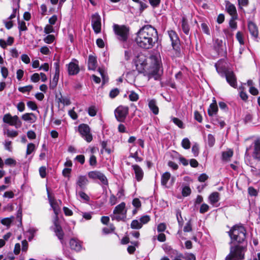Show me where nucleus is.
Listing matches in <instances>:
<instances>
[{
	"instance_id": "obj_12",
	"label": "nucleus",
	"mask_w": 260,
	"mask_h": 260,
	"mask_svg": "<svg viewBox=\"0 0 260 260\" xmlns=\"http://www.w3.org/2000/svg\"><path fill=\"white\" fill-rule=\"evenodd\" d=\"M168 34L172 42V47L174 50H178L179 49L180 40L176 32L173 30H169Z\"/></svg>"
},
{
	"instance_id": "obj_7",
	"label": "nucleus",
	"mask_w": 260,
	"mask_h": 260,
	"mask_svg": "<svg viewBox=\"0 0 260 260\" xmlns=\"http://www.w3.org/2000/svg\"><path fill=\"white\" fill-rule=\"evenodd\" d=\"M3 121L10 125L14 126L16 128H20L22 122L17 115L12 116L10 114H6L3 117Z\"/></svg>"
},
{
	"instance_id": "obj_34",
	"label": "nucleus",
	"mask_w": 260,
	"mask_h": 260,
	"mask_svg": "<svg viewBox=\"0 0 260 260\" xmlns=\"http://www.w3.org/2000/svg\"><path fill=\"white\" fill-rule=\"evenodd\" d=\"M131 227L133 229H140L142 227V223L138 220H133L131 224Z\"/></svg>"
},
{
	"instance_id": "obj_48",
	"label": "nucleus",
	"mask_w": 260,
	"mask_h": 260,
	"mask_svg": "<svg viewBox=\"0 0 260 260\" xmlns=\"http://www.w3.org/2000/svg\"><path fill=\"white\" fill-rule=\"evenodd\" d=\"M5 164L8 166H15L16 164V161L12 158H8L5 160Z\"/></svg>"
},
{
	"instance_id": "obj_24",
	"label": "nucleus",
	"mask_w": 260,
	"mask_h": 260,
	"mask_svg": "<svg viewBox=\"0 0 260 260\" xmlns=\"http://www.w3.org/2000/svg\"><path fill=\"white\" fill-rule=\"evenodd\" d=\"M97 67L96 58L93 55H89L88 61V68L89 70H94Z\"/></svg>"
},
{
	"instance_id": "obj_21",
	"label": "nucleus",
	"mask_w": 260,
	"mask_h": 260,
	"mask_svg": "<svg viewBox=\"0 0 260 260\" xmlns=\"http://www.w3.org/2000/svg\"><path fill=\"white\" fill-rule=\"evenodd\" d=\"M70 245L72 249L76 251H79L82 249V245L80 241L75 238H72L70 241Z\"/></svg>"
},
{
	"instance_id": "obj_17",
	"label": "nucleus",
	"mask_w": 260,
	"mask_h": 260,
	"mask_svg": "<svg viewBox=\"0 0 260 260\" xmlns=\"http://www.w3.org/2000/svg\"><path fill=\"white\" fill-rule=\"evenodd\" d=\"M88 180L86 176H80L78 178L77 180L76 194H77V190L79 189H84L88 183Z\"/></svg>"
},
{
	"instance_id": "obj_50",
	"label": "nucleus",
	"mask_w": 260,
	"mask_h": 260,
	"mask_svg": "<svg viewBox=\"0 0 260 260\" xmlns=\"http://www.w3.org/2000/svg\"><path fill=\"white\" fill-rule=\"evenodd\" d=\"M77 193L78 194L79 197L84 201H88L89 200V197L84 192L79 191Z\"/></svg>"
},
{
	"instance_id": "obj_32",
	"label": "nucleus",
	"mask_w": 260,
	"mask_h": 260,
	"mask_svg": "<svg viewBox=\"0 0 260 260\" xmlns=\"http://www.w3.org/2000/svg\"><path fill=\"white\" fill-rule=\"evenodd\" d=\"M182 28L183 32L186 35H188L189 32V28L187 20L184 18H183L182 20Z\"/></svg>"
},
{
	"instance_id": "obj_57",
	"label": "nucleus",
	"mask_w": 260,
	"mask_h": 260,
	"mask_svg": "<svg viewBox=\"0 0 260 260\" xmlns=\"http://www.w3.org/2000/svg\"><path fill=\"white\" fill-rule=\"evenodd\" d=\"M209 209V206L206 204H203L200 209L201 213H204L208 211Z\"/></svg>"
},
{
	"instance_id": "obj_3",
	"label": "nucleus",
	"mask_w": 260,
	"mask_h": 260,
	"mask_svg": "<svg viewBox=\"0 0 260 260\" xmlns=\"http://www.w3.org/2000/svg\"><path fill=\"white\" fill-rule=\"evenodd\" d=\"M231 239L232 243H242L246 239V231L242 225H234L228 232Z\"/></svg>"
},
{
	"instance_id": "obj_38",
	"label": "nucleus",
	"mask_w": 260,
	"mask_h": 260,
	"mask_svg": "<svg viewBox=\"0 0 260 260\" xmlns=\"http://www.w3.org/2000/svg\"><path fill=\"white\" fill-rule=\"evenodd\" d=\"M14 217L13 216H12L10 218H5L2 219L1 223L5 225L6 226H9L11 222H12L13 220L14 219Z\"/></svg>"
},
{
	"instance_id": "obj_19",
	"label": "nucleus",
	"mask_w": 260,
	"mask_h": 260,
	"mask_svg": "<svg viewBox=\"0 0 260 260\" xmlns=\"http://www.w3.org/2000/svg\"><path fill=\"white\" fill-rule=\"evenodd\" d=\"M55 228H54V232L55 233L56 236L60 240L61 243L63 242V238L64 236L61 227L58 224V220H55L54 221Z\"/></svg>"
},
{
	"instance_id": "obj_26",
	"label": "nucleus",
	"mask_w": 260,
	"mask_h": 260,
	"mask_svg": "<svg viewBox=\"0 0 260 260\" xmlns=\"http://www.w3.org/2000/svg\"><path fill=\"white\" fill-rule=\"evenodd\" d=\"M12 1L14 3V5L15 4V6H14L13 9V13L8 18V19L11 20L12 19L15 18L17 16V14L18 15V9L19 7V0H12Z\"/></svg>"
},
{
	"instance_id": "obj_53",
	"label": "nucleus",
	"mask_w": 260,
	"mask_h": 260,
	"mask_svg": "<svg viewBox=\"0 0 260 260\" xmlns=\"http://www.w3.org/2000/svg\"><path fill=\"white\" fill-rule=\"evenodd\" d=\"M150 217L148 215H144L142 216L140 219V223L143 224H146L150 221Z\"/></svg>"
},
{
	"instance_id": "obj_1",
	"label": "nucleus",
	"mask_w": 260,
	"mask_h": 260,
	"mask_svg": "<svg viewBox=\"0 0 260 260\" xmlns=\"http://www.w3.org/2000/svg\"><path fill=\"white\" fill-rule=\"evenodd\" d=\"M157 40L156 29L150 25H146L137 33L135 42L139 47L149 49L154 46Z\"/></svg>"
},
{
	"instance_id": "obj_22",
	"label": "nucleus",
	"mask_w": 260,
	"mask_h": 260,
	"mask_svg": "<svg viewBox=\"0 0 260 260\" xmlns=\"http://www.w3.org/2000/svg\"><path fill=\"white\" fill-rule=\"evenodd\" d=\"M55 74L52 79V80L50 84V87L53 88L56 86L57 83L58 82V78H59V64L58 63H55Z\"/></svg>"
},
{
	"instance_id": "obj_10",
	"label": "nucleus",
	"mask_w": 260,
	"mask_h": 260,
	"mask_svg": "<svg viewBox=\"0 0 260 260\" xmlns=\"http://www.w3.org/2000/svg\"><path fill=\"white\" fill-rule=\"evenodd\" d=\"M78 131L82 137L87 142H90L92 140V136L90 132V128L85 124H80L78 127Z\"/></svg>"
},
{
	"instance_id": "obj_25",
	"label": "nucleus",
	"mask_w": 260,
	"mask_h": 260,
	"mask_svg": "<svg viewBox=\"0 0 260 260\" xmlns=\"http://www.w3.org/2000/svg\"><path fill=\"white\" fill-rule=\"evenodd\" d=\"M248 29L251 35L255 38L258 36V29L256 25L252 22L248 23Z\"/></svg>"
},
{
	"instance_id": "obj_27",
	"label": "nucleus",
	"mask_w": 260,
	"mask_h": 260,
	"mask_svg": "<svg viewBox=\"0 0 260 260\" xmlns=\"http://www.w3.org/2000/svg\"><path fill=\"white\" fill-rule=\"evenodd\" d=\"M219 193L218 192H212L209 196V202L211 204L214 205L219 201Z\"/></svg>"
},
{
	"instance_id": "obj_61",
	"label": "nucleus",
	"mask_w": 260,
	"mask_h": 260,
	"mask_svg": "<svg viewBox=\"0 0 260 260\" xmlns=\"http://www.w3.org/2000/svg\"><path fill=\"white\" fill-rule=\"evenodd\" d=\"M40 79V75L38 73H35L31 76V80L33 82H38Z\"/></svg>"
},
{
	"instance_id": "obj_15",
	"label": "nucleus",
	"mask_w": 260,
	"mask_h": 260,
	"mask_svg": "<svg viewBox=\"0 0 260 260\" xmlns=\"http://www.w3.org/2000/svg\"><path fill=\"white\" fill-rule=\"evenodd\" d=\"M49 202L55 214V220H58V218L57 215L60 212V206L62 202L60 200L57 201L51 199H49Z\"/></svg>"
},
{
	"instance_id": "obj_40",
	"label": "nucleus",
	"mask_w": 260,
	"mask_h": 260,
	"mask_svg": "<svg viewBox=\"0 0 260 260\" xmlns=\"http://www.w3.org/2000/svg\"><path fill=\"white\" fill-rule=\"evenodd\" d=\"M55 39V37L53 35H48L44 38V41L47 44L52 43Z\"/></svg>"
},
{
	"instance_id": "obj_5",
	"label": "nucleus",
	"mask_w": 260,
	"mask_h": 260,
	"mask_svg": "<svg viewBox=\"0 0 260 260\" xmlns=\"http://www.w3.org/2000/svg\"><path fill=\"white\" fill-rule=\"evenodd\" d=\"M244 250V248L240 245L231 247L230 253L226 257L225 260H239L243 259Z\"/></svg>"
},
{
	"instance_id": "obj_9",
	"label": "nucleus",
	"mask_w": 260,
	"mask_h": 260,
	"mask_svg": "<svg viewBox=\"0 0 260 260\" xmlns=\"http://www.w3.org/2000/svg\"><path fill=\"white\" fill-rule=\"evenodd\" d=\"M88 177L93 180H99L101 182L105 185H108V181L106 176L99 171H90L88 173Z\"/></svg>"
},
{
	"instance_id": "obj_47",
	"label": "nucleus",
	"mask_w": 260,
	"mask_h": 260,
	"mask_svg": "<svg viewBox=\"0 0 260 260\" xmlns=\"http://www.w3.org/2000/svg\"><path fill=\"white\" fill-rule=\"evenodd\" d=\"M129 99L131 101H137L139 99V95L135 92L132 91L129 95Z\"/></svg>"
},
{
	"instance_id": "obj_33",
	"label": "nucleus",
	"mask_w": 260,
	"mask_h": 260,
	"mask_svg": "<svg viewBox=\"0 0 260 260\" xmlns=\"http://www.w3.org/2000/svg\"><path fill=\"white\" fill-rule=\"evenodd\" d=\"M149 107L150 109L152 111L154 114H157L158 113V108L156 106L155 102L153 100H151L149 103Z\"/></svg>"
},
{
	"instance_id": "obj_4",
	"label": "nucleus",
	"mask_w": 260,
	"mask_h": 260,
	"mask_svg": "<svg viewBox=\"0 0 260 260\" xmlns=\"http://www.w3.org/2000/svg\"><path fill=\"white\" fill-rule=\"evenodd\" d=\"M126 212L125 203H121L113 210V215L111 216L112 219L118 221L124 220L126 217Z\"/></svg>"
},
{
	"instance_id": "obj_28",
	"label": "nucleus",
	"mask_w": 260,
	"mask_h": 260,
	"mask_svg": "<svg viewBox=\"0 0 260 260\" xmlns=\"http://www.w3.org/2000/svg\"><path fill=\"white\" fill-rule=\"evenodd\" d=\"M218 111V107L216 102H213L210 104L208 110V113L210 116L216 115Z\"/></svg>"
},
{
	"instance_id": "obj_31",
	"label": "nucleus",
	"mask_w": 260,
	"mask_h": 260,
	"mask_svg": "<svg viewBox=\"0 0 260 260\" xmlns=\"http://www.w3.org/2000/svg\"><path fill=\"white\" fill-rule=\"evenodd\" d=\"M138 64H140L142 67H145L147 64V59L144 55H140L138 57Z\"/></svg>"
},
{
	"instance_id": "obj_39",
	"label": "nucleus",
	"mask_w": 260,
	"mask_h": 260,
	"mask_svg": "<svg viewBox=\"0 0 260 260\" xmlns=\"http://www.w3.org/2000/svg\"><path fill=\"white\" fill-rule=\"evenodd\" d=\"M223 45V42L221 40L216 39L214 41V47L216 50H217L218 51H219L220 49H221V47H222Z\"/></svg>"
},
{
	"instance_id": "obj_42",
	"label": "nucleus",
	"mask_w": 260,
	"mask_h": 260,
	"mask_svg": "<svg viewBox=\"0 0 260 260\" xmlns=\"http://www.w3.org/2000/svg\"><path fill=\"white\" fill-rule=\"evenodd\" d=\"M215 140L212 134L208 135V144L210 147H212L215 144Z\"/></svg>"
},
{
	"instance_id": "obj_8",
	"label": "nucleus",
	"mask_w": 260,
	"mask_h": 260,
	"mask_svg": "<svg viewBox=\"0 0 260 260\" xmlns=\"http://www.w3.org/2000/svg\"><path fill=\"white\" fill-rule=\"evenodd\" d=\"M128 108L127 107L120 106L115 110V116L116 119L119 122H124L128 113Z\"/></svg>"
},
{
	"instance_id": "obj_60",
	"label": "nucleus",
	"mask_w": 260,
	"mask_h": 260,
	"mask_svg": "<svg viewBox=\"0 0 260 260\" xmlns=\"http://www.w3.org/2000/svg\"><path fill=\"white\" fill-rule=\"evenodd\" d=\"M46 168L45 167H41L39 169V173L40 176L44 178L46 177Z\"/></svg>"
},
{
	"instance_id": "obj_55",
	"label": "nucleus",
	"mask_w": 260,
	"mask_h": 260,
	"mask_svg": "<svg viewBox=\"0 0 260 260\" xmlns=\"http://www.w3.org/2000/svg\"><path fill=\"white\" fill-rule=\"evenodd\" d=\"M184 232H189L192 231V227L190 220H189L185 224L183 228Z\"/></svg>"
},
{
	"instance_id": "obj_14",
	"label": "nucleus",
	"mask_w": 260,
	"mask_h": 260,
	"mask_svg": "<svg viewBox=\"0 0 260 260\" xmlns=\"http://www.w3.org/2000/svg\"><path fill=\"white\" fill-rule=\"evenodd\" d=\"M225 76L226 81L233 87H237V79L235 75L232 71H227L225 72Z\"/></svg>"
},
{
	"instance_id": "obj_37",
	"label": "nucleus",
	"mask_w": 260,
	"mask_h": 260,
	"mask_svg": "<svg viewBox=\"0 0 260 260\" xmlns=\"http://www.w3.org/2000/svg\"><path fill=\"white\" fill-rule=\"evenodd\" d=\"M18 19H19L18 16ZM18 28L20 31L26 30L27 29V28L26 26L25 22L23 21H20L19 20H18Z\"/></svg>"
},
{
	"instance_id": "obj_51",
	"label": "nucleus",
	"mask_w": 260,
	"mask_h": 260,
	"mask_svg": "<svg viewBox=\"0 0 260 260\" xmlns=\"http://www.w3.org/2000/svg\"><path fill=\"white\" fill-rule=\"evenodd\" d=\"M192 152L193 153L194 156H197L199 154V145L197 143H195L192 147L191 149Z\"/></svg>"
},
{
	"instance_id": "obj_56",
	"label": "nucleus",
	"mask_w": 260,
	"mask_h": 260,
	"mask_svg": "<svg viewBox=\"0 0 260 260\" xmlns=\"http://www.w3.org/2000/svg\"><path fill=\"white\" fill-rule=\"evenodd\" d=\"M236 38L241 45H243L244 44V42L243 39V35L240 31L237 32L236 34Z\"/></svg>"
},
{
	"instance_id": "obj_29",
	"label": "nucleus",
	"mask_w": 260,
	"mask_h": 260,
	"mask_svg": "<svg viewBox=\"0 0 260 260\" xmlns=\"http://www.w3.org/2000/svg\"><path fill=\"white\" fill-rule=\"evenodd\" d=\"M171 178V174L169 172H166L164 173L161 177V184L163 186H166L169 180Z\"/></svg>"
},
{
	"instance_id": "obj_46",
	"label": "nucleus",
	"mask_w": 260,
	"mask_h": 260,
	"mask_svg": "<svg viewBox=\"0 0 260 260\" xmlns=\"http://www.w3.org/2000/svg\"><path fill=\"white\" fill-rule=\"evenodd\" d=\"M191 193V189L189 187L186 186L182 189V194L184 197H187L189 196Z\"/></svg>"
},
{
	"instance_id": "obj_54",
	"label": "nucleus",
	"mask_w": 260,
	"mask_h": 260,
	"mask_svg": "<svg viewBox=\"0 0 260 260\" xmlns=\"http://www.w3.org/2000/svg\"><path fill=\"white\" fill-rule=\"evenodd\" d=\"M201 28L202 30L204 33L207 35H210V30L207 25V24L205 23H203L201 24Z\"/></svg>"
},
{
	"instance_id": "obj_59",
	"label": "nucleus",
	"mask_w": 260,
	"mask_h": 260,
	"mask_svg": "<svg viewBox=\"0 0 260 260\" xmlns=\"http://www.w3.org/2000/svg\"><path fill=\"white\" fill-rule=\"evenodd\" d=\"M96 164L97 161L96 157L93 155H91L89 158V165L91 166H95Z\"/></svg>"
},
{
	"instance_id": "obj_30",
	"label": "nucleus",
	"mask_w": 260,
	"mask_h": 260,
	"mask_svg": "<svg viewBox=\"0 0 260 260\" xmlns=\"http://www.w3.org/2000/svg\"><path fill=\"white\" fill-rule=\"evenodd\" d=\"M233 155V151L231 149H229L223 151L222 153V159L225 161H228L230 159Z\"/></svg>"
},
{
	"instance_id": "obj_41",
	"label": "nucleus",
	"mask_w": 260,
	"mask_h": 260,
	"mask_svg": "<svg viewBox=\"0 0 260 260\" xmlns=\"http://www.w3.org/2000/svg\"><path fill=\"white\" fill-rule=\"evenodd\" d=\"M173 122L177 125L179 128H184V125L183 122L181 120H180L179 119L173 117L172 118Z\"/></svg>"
},
{
	"instance_id": "obj_23",
	"label": "nucleus",
	"mask_w": 260,
	"mask_h": 260,
	"mask_svg": "<svg viewBox=\"0 0 260 260\" xmlns=\"http://www.w3.org/2000/svg\"><path fill=\"white\" fill-rule=\"evenodd\" d=\"M22 119L25 121H28L30 123H34L36 121L37 118L32 113H26L22 115Z\"/></svg>"
},
{
	"instance_id": "obj_62",
	"label": "nucleus",
	"mask_w": 260,
	"mask_h": 260,
	"mask_svg": "<svg viewBox=\"0 0 260 260\" xmlns=\"http://www.w3.org/2000/svg\"><path fill=\"white\" fill-rule=\"evenodd\" d=\"M52 32H54L53 27L51 25H47L44 28V32L46 34H49Z\"/></svg>"
},
{
	"instance_id": "obj_2",
	"label": "nucleus",
	"mask_w": 260,
	"mask_h": 260,
	"mask_svg": "<svg viewBox=\"0 0 260 260\" xmlns=\"http://www.w3.org/2000/svg\"><path fill=\"white\" fill-rule=\"evenodd\" d=\"M151 63L150 67L148 77L149 79L153 78L155 80H158L162 73L161 69V64L160 57L158 55H152L149 58Z\"/></svg>"
},
{
	"instance_id": "obj_45",
	"label": "nucleus",
	"mask_w": 260,
	"mask_h": 260,
	"mask_svg": "<svg viewBox=\"0 0 260 260\" xmlns=\"http://www.w3.org/2000/svg\"><path fill=\"white\" fill-rule=\"evenodd\" d=\"M97 109L94 106L89 107L88 110V114L90 116H94L96 114Z\"/></svg>"
},
{
	"instance_id": "obj_35",
	"label": "nucleus",
	"mask_w": 260,
	"mask_h": 260,
	"mask_svg": "<svg viewBox=\"0 0 260 260\" xmlns=\"http://www.w3.org/2000/svg\"><path fill=\"white\" fill-rule=\"evenodd\" d=\"M181 146L185 149H188L190 147V142L187 138H184L181 142Z\"/></svg>"
},
{
	"instance_id": "obj_44",
	"label": "nucleus",
	"mask_w": 260,
	"mask_h": 260,
	"mask_svg": "<svg viewBox=\"0 0 260 260\" xmlns=\"http://www.w3.org/2000/svg\"><path fill=\"white\" fill-rule=\"evenodd\" d=\"M237 19H235L233 18V17H231L230 21H229V25L231 28L235 30L237 27V22L235 21Z\"/></svg>"
},
{
	"instance_id": "obj_58",
	"label": "nucleus",
	"mask_w": 260,
	"mask_h": 260,
	"mask_svg": "<svg viewBox=\"0 0 260 260\" xmlns=\"http://www.w3.org/2000/svg\"><path fill=\"white\" fill-rule=\"evenodd\" d=\"M27 107L32 110H36L37 109V106L34 102L28 101L27 103Z\"/></svg>"
},
{
	"instance_id": "obj_43",
	"label": "nucleus",
	"mask_w": 260,
	"mask_h": 260,
	"mask_svg": "<svg viewBox=\"0 0 260 260\" xmlns=\"http://www.w3.org/2000/svg\"><path fill=\"white\" fill-rule=\"evenodd\" d=\"M35 149V145L33 143H29L27 146L26 154H30Z\"/></svg>"
},
{
	"instance_id": "obj_52",
	"label": "nucleus",
	"mask_w": 260,
	"mask_h": 260,
	"mask_svg": "<svg viewBox=\"0 0 260 260\" xmlns=\"http://www.w3.org/2000/svg\"><path fill=\"white\" fill-rule=\"evenodd\" d=\"M32 85H28V86H26L24 87H19L18 88V90L19 91L24 93V92H25L27 91H30L32 89Z\"/></svg>"
},
{
	"instance_id": "obj_11",
	"label": "nucleus",
	"mask_w": 260,
	"mask_h": 260,
	"mask_svg": "<svg viewBox=\"0 0 260 260\" xmlns=\"http://www.w3.org/2000/svg\"><path fill=\"white\" fill-rule=\"evenodd\" d=\"M91 25L96 34L101 32V18L98 13H95L91 17Z\"/></svg>"
},
{
	"instance_id": "obj_18",
	"label": "nucleus",
	"mask_w": 260,
	"mask_h": 260,
	"mask_svg": "<svg viewBox=\"0 0 260 260\" xmlns=\"http://www.w3.org/2000/svg\"><path fill=\"white\" fill-rule=\"evenodd\" d=\"M135 174V177L138 181L142 180L144 176V172L142 168L137 165H134L132 166Z\"/></svg>"
},
{
	"instance_id": "obj_49",
	"label": "nucleus",
	"mask_w": 260,
	"mask_h": 260,
	"mask_svg": "<svg viewBox=\"0 0 260 260\" xmlns=\"http://www.w3.org/2000/svg\"><path fill=\"white\" fill-rule=\"evenodd\" d=\"M119 93V90L118 88H114L112 89L110 93L109 96L111 98L113 99L115 98Z\"/></svg>"
},
{
	"instance_id": "obj_16",
	"label": "nucleus",
	"mask_w": 260,
	"mask_h": 260,
	"mask_svg": "<svg viewBox=\"0 0 260 260\" xmlns=\"http://www.w3.org/2000/svg\"><path fill=\"white\" fill-rule=\"evenodd\" d=\"M68 71L69 74L70 75H76L79 73V68L77 60H74V61L71 62L68 64Z\"/></svg>"
},
{
	"instance_id": "obj_36",
	"label": "nucleus",
	"mask_w": 260,
	"mask_h": 260,
	"mask_svg": "<svg viewBox=\"0 0 260 260\" xmlns=\"http://www.w3.org/2000/svg\"><path fill=\"white\" fill-rule=\"evenodd\" d=\"M58 102L64 105H69L71 104L70 100L67 97H64L61 96L58 99Z\"/></svg>"
},
{
	"instance_id": "obj_20",
	"label": "nucleus",
	"mask_w": 260,
	"mask_h": 260,
	"mask_svg": "<svg viewBox=\"0 0 260 260\" xmlns=\"http://www.w3.org/2000/svg\"><path fill=\"white\" fill-rule=\"evenodd\" d=\"M254 158L260 160V140L257 139L254 143V150L252 153Z\"/></svg>"
},
{
	"instance_id": "obj_6",
	"label": "nucleus",
	"mask_w": 260,
	"mask_h": 260,
	"mask_svg": "<svg viewBox=\"0 0 260 260\" xmlns=\"http://www.w3.org/2000/svg\"><path fill=\"white\" fill-rule=\"evenodd\" d=\"M113 29L119 41L122 42L126 41L129 34V28L128 27L124 25L114 24Z\"/></svg>"
},
{
	"instance_id": "obj_64",
	"label": "nucleus",
	"mask_w": 260,
	"mask_h": 260,
	"mask_svg": "<svg viewBox=\"0 0 260 260\" xmlns=\"http://www.w3.org/2000/svg\"><path fill=\"white\" fill-rule=\"evenodd\" d=\"M183 257L186 260H196V256L192 253H187Z\"/></svg>"
},
{
	"instance_id": "obj_13",
	"label": "nucleus",
	"mask_w": 260,
	"mask_h": 260,
	"mask_svg": "<svg viewBox=\"0 0 260 260\" xmlns=\"http://www.w3.org/2000/svg\"><path fill=\"white\" fill-rule=\"evenodd\" d=\"M225 10L227 13L235 19H238V13L235 6L228 1H225Z\"/></svg>"
},
{
	"instance_id": "obj_63",
	"label": "nucleus",
	"mask_w": 260,
	"mask_h": 260,
	"mask_svg": "<svg viewBox=\"0 0 260 260\" xmlns=\"http://www.w3.org/2000/svg\"><path fill=\"white\" fill-rule=\"evenodd\" d=\"M6 133L8 137L12 138L15 137L18 135V132L15 131L8 130Z\"/></svg>"
}]
</instances>
